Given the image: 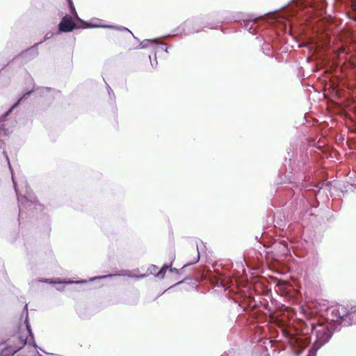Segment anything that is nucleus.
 <instances>
[{"instance_id": "20e7f679", "label": "nucleus", "mask_w": 356, "mask_h": 356, "mask_svg": "<svg viewBox=\"0 0 356 356\" xmlns=\"http://www.w3.org/2000/svg\"><path fill=\"white\" fill-rule=\"evenodd\" d=\"M333 325L330 323L312 324V331L315 332L318 341L321 344H323L328 341L333 334Z\"/></svg>"}, {"instance_id": "dca6fc26", "label": "nucleus", "mask_w": 356, "mask_h": 356, "mask_svg": "<svg viewBox=\"0 0 356 356\" xmlns=\"http://www.w3.org/2000/svg\"><path fill=\"white\" fill-rule=\"evenodd\" d=\"M286 284V282L284 281L280 280L277 285L280 287H283Z\"/></svg>"}, {"instance_id": "9b49d317", "label": "nucleus", "mask_w": 356, "mask_h": 356, "mask_svg": "<svg viewBox=\"0 0 356 356\" xmlns=\"http://www.w3.org/2000/svg\"><path fill=\"white\" fill-rule=\"evenodd\" d=\"M68 3V5H69V7H70V12L73 15V16L77 19L78 20H80V18L78 16V14L76 11V9H75V7L74 6V3H73V1H70V2H67Z\"/></svg>"}, {"instance_id": "aec40b11", "label": "nucleus", "mask_w": 356, "mask_h": 356, "mask_svg": "<svg viewBox=\"0 0 356 356\" xmlns=\"http://www.w3.org/2000/svg\"><path fill=\"white\" fill-rule=\"evenodd\" d=\"M170 270L171 272H175V273H177L178 272V270L177 268H170Z\"/></svg>"}, {"instance_id": "4be33fe9", "label": "nucleus", "mask_w": 356, "mask_h": 356, "mask_svg": "<svg viewBox=\"0 0 356 356\" xmlns=\"http://www.w3.org/2000/svg\"><path fill=\"white\" fill-rule=\"evenodd\" d=\"M126 31L127 33H130V31H129V29H126Z\"/></svg>"}, {"instance_id": "f03ea898", "label": "nucleus", "mask_w": 356, "mask_h": 356, "mask_svg": "<svg viewBox=\"0 0 356 356\" xmlns=\"http://www.w3.org/2000/svg\"><path fill=\"white\" fill-rule=\"evenodd\" d=\"M33 92H36L37 94L43 97L51 95L57 92V91L51 88L44 87L37 88L34 90L25 92L23 95V96L20 97L16 103H15L7 111H6L3 114H2L0 116V137H1L2 136L8 135L9 133V129L8 128L6 127V124L4 123L6 121V118L10 114L13 110L19 105V104L22 102V99L26 98Z\"/></svg>"}, {"instance_id": "39448f33", "label": "nucleus", "mask_w": 356, "mask_h": 356, "mask_svg": "<svg viewBox=\"0 0 356 356\" xmlns=\"http://www.w3.org/2000/svg\"><path fill=\"white\" fill-rule=\"evenodd\" d=\"M332 321L340 323L344 320L348 316H352V318H356V310L348 312L346 308L343 305L336 307L332 311Z\"/></svg>"}, {"instance_id": "9d476101", "label": "nucleus", "mask_w": 356, "mask_h": 356, "mask_svg": "<svg viewBox=\"0 0 356 356\" xmlns=\"http://www.w3.org/2000/svg\"><path fill=\"white\" fill-rule=\"evenodd\" d=\"M110 278H111V274H108L106 275L97 276V277H92L89 280V281L90 282H94V281L102 282V281H105Z\"/></svg>"}, {"instance_id": "412c9836", "label": "nucleus", "mask_w": 356, "mask_h": 356, "mask_svg": "<svg viewBox=\"0 0 356 356\" xmlns=\"http://www.w3.org/2000/svg\"><path fill=\"white\" fill-rule=\"evenodd\" d=\"M35 356H42L41 354H40L37 350H35Z\"/></svg>"}, {"instance_id": "0eeeda50", "label": "nucleus", "mask_w": 356, "mask_h": 356, "mask_svg": "<svg viewBox=\"0 0 356 356\" xmlns=\"http://www.w3.org/2000/svg\"><path fill=\"white\" fill-rule=\"evenodd\" d=\"M42 43V42H38L36 44H35L34 45L31 46V47L25 49L24 51H22L19 54V57L24 59L25 61H29L33 58H35V57L38 56L39 52H38V46Z\"/></svg>"}, {"instance_id": "6ab92c4d", "label": "nucleus", "mask_w": 356, "mask_h": 356, "mask_svg": "<svg viewBox=\"0 0 356 356\" xmlns=\"http://www.w3.org/2000/svg\"><path fill=\"white\" fill-rule=\"evenodd\" d=\"M102 76H103V79H104L105 83L106 84L108 91H109L108 89L110 88V86H109L108 83L106 82L105 76L104 75ZM108 94H110V92H108Z\"/></svg>"}, {"instance_id": "a211bd4d", "label": "nucleus", "mask_w": 356, "mask_h": 356, "mask_svg": "<svg viewBox=\"0 0 356 356\" xmlns=\"http://www.w3.org/2000/svg\"><path fill=\"white\" fill-rule=\"evenodd\" d=\"M41 281L46 282V283H50V284L56 283L55 282H53L51 280H49V279H45V280H41Z\"/></svg>"}, {"instance_id": "f8f14e48", "label": "nucleus", "mask_w": 356, "mask_h": 356, "mask_svg": "<svg viewBox=\"0 0 356 356\" xmlns=\"http://www.w3.org/2000/svg\"><path fill=\"white\" fill-rule=\"evenodd\" d=\"M88 282V280H78V281H72V280H68V281H63L61 283H65V284H85V283H87Z\"/></svg>"}, {"instance_id": "ddd939ff", "label": "nucleus", "mask_w": 356, "mask_h": 356, "mask_svg": "<svg viewBox=\"0 0 356 356\" xmlns=\"http://www.w3.org/2000/svg\"><path fill=\"white\" fill-rule=\"evenodd\" d=\"M168 268V266H163L161 268V270L156 273V276L161 277V278L163 277Z\"/></svg>"}, {"instance_id": "f3484780", "label": "nucleus", "mask_w": 356, "mask_h": 356, "mask_svg": "<svg viewBox=\"0 0 356 356\" xmlns=\"http://www.w3.org/2000/svg\"><path fill=\"white\" fill-rule=\"evenodd\" d=\"M346 51V48L344 47H341L338 50V54L340 55L342 53H344Z\"/></svg>"}, {"instance_id": "7ed1b4c3", "label": "nucleus", "mask_w": 356, "mask_h": 356, "mask_svg": "<svg viewBox=\"0 0 356 356\" xmlns=\"http://www.w3.org/2000/svg\"><path fill=\"white\" fill-rule=\"evenodd\" d=\"M12 180L14 184V188L15 193L17 196V200L19 203V218H23V216L24 213H26V211H31L34 209H37L38 207H40V205L35 200V197L31 193L30 191L26 190V195H21L18 193V190L17 188V184L15 181L13 175L12 176Z\"/></svg>"}, {"instance_id": "4468645a", "label": "nucleus", "mask_w": 356, "mask_h": 356, "mask_svg": "<svg viewBox=\"0 0 356 356\" xmlns=\"http://www.w3.org/2000/svg\"><path fill=\"white\" fill-rule=\"evenodd\" d=\"M3 154H4L5 156H6V161L8 162V167L10 168V170L12 172V168H11V165H10V160H9L8 156L6 154V152H3Z\"/></svg>"}, {"instance_id": "6e6552de", "label": "nucleus", "mask_w": 356, "mask_h": 356, "mask_svg": "<svg viewBox=\"0 0 356 356\" xmlns=\"http://www.w3.org/2000/svg\"><path fill=\"white\" fill-rule=\"evenodd\" d=\"M5 346L0 350V356H13L17 351L9 345Z\"/></svg>"}, {"instance_id": "f257e3e1", "label": "nucleus", "mask_w": 356, "mask_h": 356, "mask_svg": "<svg viewBox=\"0 0 356 356\" xmlns=\"http://www.w3.org/2000/svg\"><path fill=\"white\" fill-rule=\"evenodd\" d=\"M26 344L27 347L37 348L29 321L27 305L24 307L19 322L12 327H7L4 336L0 339V346L9 345L17 352Z\"/></svg>"}, {"instance_id": "2eb2a0df", "label": "nucleus", "mask_w": 356, "mask_h": 356, "mask_svg": "<svg viewBox=\"0 0 356 356\" xmlns=\"http://www.w3.org/2000/svg\"><path fill=\"white\" fill-rule=\"evenodd\" d=\"M53 36V33H47L44 37V40H49V38H51V37Z\"/></svg>"}, {"instance_id": "423d86ee", "label": "nucleus", "mask_w": 356, "mask_h": 356, "mask_svg": "<svg viewBox=\"0 0 356 356\" xmlns=\"http://www.w3.org/2000/svg\"><path fill=\"white\" fill-rule=\"evenodd\" d=\"M76 28L72 18L70 15H65L58 24V32H70Z\"/></svg>"}, {"instance_id": "1a4fd4ad", "label": "nucleus", "mask_w": 356, "mask_h": 356, "mask_svg": "<svg viewBox=\"0 0 356 356\" xmlns=\"http://www.w3.org/2000/svg\"><path fill=\"white\" fill-rule=\"evenodd\" d=\"M86 27L88 28H97V27H104V28H111V25H104L102 24L101 20H97L95 22H86Z\"/></svg>"}]
</instances>
